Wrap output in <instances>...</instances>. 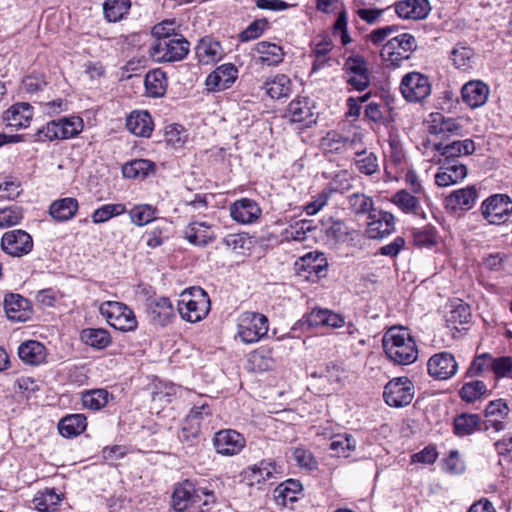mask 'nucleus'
<instances>
[{
	"mask_svg": "<svg viewBox=\"0 0 512 512\" xmlns=\"http://www.w3.org/2000/svg\"><path fill=\"white\" fill-rule=\"evenodd\" d=\"M481 214L489 224H504L512 216V200L506 194L491 195L482 202Z\"/></svg>",
	"mask_w": 512,
	"mask_h": 512,
	"instance_id": "nucleus-9",
	"label": "nucleus"
},
{
	"mask_svg": "<svg viewBox=\"0 0 512 512\" xmlns=\"http://www.w3.org/2000/svg\"><path fill=\"white\" fill-rule=\"evenodd\" d=\"M153 170V162L146 159H136L125 164L122 168V173L125 178L144 179Z\"/></svg>",
	"mask_w": 512,
	"mask_h": 512,
	"instance_id": "nucleus-49",
	"label": "nucleus"
},
{
	"mask_svg": "<svg viewBox=\"0 0 512 512\" xmlns=\"http://www.w3.org/2000/svg\"><path fill=\"white\" fill-rule=\"evenodd\" d=\"M33 115V107L29 103L19 102L11 105L3 113V121L9 127L23 129L30 125Z\"/></svg>",
	"mask_w": 512,
	"mask_h": 512,
	"instance_id": "nucleus-24",
	"label": "nucleus"
},
{
	"mask_svg": "<svg viewBox=\"0 0 512 512\" xmlns=\"http://www.w3.org/2000/svg\"><path fill=\"white\" fill-rule=\"evenodd\" d=\"M255 61L263 66H277L285 56L283 48L268 41L258 42L254 47Z\"/></svg>",
	"mask_w": 512,
	"mask_h": 512,
	"instance_id": "nucleus-27",
	"label": "nucleus"
},
{
	"mask_svg": "<svg viewBox=\"0 0 512 512\" xmlns=\"http://www.w3.org/2000/svg\"><path fill=\"white\" fill-rule=\"evenodd\" d=\"M354 164L358 171L365 175H373L379 171L378 157L366 149L355 152Z\"/></svg>",
	"mask_w": 512,
	"mask_h": 512,
	"instance_id": "nucleus-47",
	"label": "nucleus"
},
{
	"mask_svg": "<svg viewBox=\"0 0 512 512\" xmlns=\"http://www.w3.org/2000/svg\"><path fill=\"white\" fill-rule=\"evenodd\" d=\"M384 352L389 360L399 365H409L418 358V348L410 331L401 326L389 328L382 338Z\"/></svg>",
	"mask_w": 512,
	"mask_h": 512,
	"instance_id": "nucleus-1",
	"label": "nucleus"
},
{
	"mask_svg": "<svg viewBox=\"0 0 512 512\" xmlns=\"http://www.w3.org/2000/svg\"><path fill=\"white\" fill-rule=\"evenodd\" d=\"M474 55L472 48L457 45L451 51V60L456 68L467 71L473 67Z\"/></svg>",
	"mask_w": 512,
	"mask_h": 512,
	"instance_id": "nucleus-53",
	"label": "nucleus"
},
{
	"mask_svg": "<svg viewBox=\"0 0 512 512\" xmlns=\"http://www.w3.org/2000/svg\"><path fill=\"white\" fill-rule=\"evenodd\" d=\"M185 239L196 246H206L216 238L215 227L207 221L193 220L184 229Z\"/></svg>",
	"mask_w": 512,
	"mask_h": 512,
	"instance_id": "nucleus-21",
	"label": "nucleus"
},
{
	"mask_svg": "<svg viewBox=\"0 0 512 512\" xmlns=\"http://www.w3.org/2000/svg\"><path fill=\"white\" fill-rule=\"evenodd\" d=\"M189 51V43L181 35L156 40L149 53L156 62H174L182 60Z\"/></svg>",
	"mask_w": 512,
	"mask_h": 512,
	"instance_id": "nucleus-8",
	"label": "nucleus"
},
{
	"mask_svg": "<svg viewBox=\"0 0 512 512\" xmlns=\"http://www.w3.org/2000/svg\"><path fill=\"white\" fill-rule=\"evenodd\" d=\"M319 378L329 384L327 388L329 392L336 391L342 386L344 369L334 363L327 364L324 369L319 371Z\"/></svg>",
	"mask_w": 512,
	"mask_h": 512,
	"instance_id": "nucleus-50",
	"label": "nucleus"
},
{
	"mask_svg": "<svg viewBox=\"0 0 512 512\" xmlns=\"http://www.w3.org/2000/svg\"><path fill=\"white\" fill-rule=\"evenodd\" d=\"M419 196L402 189L392 196L391 202L406 214H417L420 209Z\"/></svg>",
	"mask_w": 512,
	"mask_h": 512,
	"instance_id": "nucleus-46",
	"label": "nucleus"
},
{
	"mask_svg": "<svg viewBox=\"0 0 512 512\" xmlns=\"http://www.w3.org/2000/svg\"><path fill=\"white\" fill-rule=\"evenodd\" d=\"M287 117L292 123L299 124L301 127H310L317 121L314 104L305 97L296 98L290 102Z\"/></svg>",
	"mask_w": 512,
	"mask_h": 512,
	"instance_id": "nucleus-19",
	"label": "nucleus"
},
{
	"mask_svg": "<svg viewBox=\"0 0 512 512\" xmlns=\"http://www.w3.org/2000/svg\"><path fill=\"white\" fill-rule=\"evenodd\" d=\"M417 48L415 37L409 33L399 34L383 44L380 51L382 60L394 66L410 58Z\"/></svg>",
	"mask_w": 512,
	"mask_h": 512,
	"instance_id": "nucleus-6",
	"label": "nucleus"
},
{
	"mask_svg": "<svg viewBox=\"0 0 512 512\" xmlns=\"http://www.w3.org/2000/svg\"><path fill=\"white\" fill-rule=\"evenodd\" d=\"M350 209L356 214H363L372 211L373 199L363 193H354L348 197Z\"/></svg>",
	"mask_w": 512,
	"mask_h": 512,
	"instance_id": "nucleus-62",
	"label": "nucleus"
},
{
	"mask_svg": "<svg viewBox=\"0 0 512 512\" xmlns=\"http://www.w3.org/2000/svg\"><path fill=\"white\" fill-rule=\"evenodd\" d=\"M147 314L151 322L156 325L166 326L174 318V308L166 297H158L148 301Z\"/></svg>",
	"mask_w": 512,
	"mask_h": 512,
	"instance_id": "nucleus-25",
	"label": "nucleus"
},
{
	"mask_svg": "<svg viewBox=\"0 0 512 512\" xmlns=\"http://www.w3.org/2000/svg\"><path fill=\"white\" fill-rule=\"evenodd\" d=\"M187 133L185 128L179 124H170L165 127L164 140L167 145L179 149L182 148L187 141Z\"/></svg>",
	"mask_w": 512,
	"mask_h": 512,
	"instance_id": "nucleus-58",
	"label": "nucleus"
},
{
	"mask_svg": "<svg viewBox=\"0 0 512 512\" xmlns=\"http://www.w3.org/2000/svg\"><path fill=\"white\" fill-rule=\"evenodd\" d=\"M210 311L208 294L200 287H191L180 294L178 312L187 322L196 323L203 320Z\"/></svg>",
	"mask_w": 512,
	"mask_h": 512,
	"instance_id": "nucleus-2",
	"label": "nucleus"
},
{
	"mask_svg": "<svg viewBox=\"0 0 512 512\" xmlns=\"http://www.w3.org/2000/svg\"><path fill=\"white\" fill-rule=\"evenodd\" d=\"M78 211V201L72 197L55 200L49 208L51 217L59 222L72 219Z\"/></svg>",
	"mask_w": 512,
	"mask_h": 512,
	"instance_id": "nucleus-39",
	"label": "nucleus"
},
{
	"mask_svg": "<svg viewBox=\"0 0 512 512\" xmlns=\"http://www.w3.org/2000/svg\"><path fill=\"white\" fill-rule=\"evenodd\" d=\"M23 218L22 208L11 206L0 209V228H7L20 223Z\"/></svg>",
	"mask_w": 512,
	"mask_h": 512,
	"instance_id": "nucleus-63",
	"label": "nucleus"
},
{
	"mask_svg": "<svg viewBox=\"0 0 512 512\" xmlns=\"http://www.w3.org/2000/svg\"><path fill=\"white\" fill-rule=\"evenodd\" d=\"M62 500V494L56 493L54 489H46L36 494L33 503L39 512H56L57 506Z\"/></svg>",
	"mask_w": 512,
	"mask_h": 512,
	"instance_id": "nucleus-45",
	"label": "nucleus"
},
{
	"mask_svg": "<svg viewBox=\"0 0 512 512\" xmlns=\"http://www.w3.org/2000/svg\"><path fill=\"white\" fill-rule=\"evenodd\" d=\"M87 426L86 417L83 414H70L63 417L59 424V433L67 438L80 435Z\"/></svg>",
	"mask_w": 512,
	"mask_h": 512,
	"instance_id": "nucleus-41",
	"label": "nucleus"
},
{
	"mask_svg": "<svg viewBox=\"0 0 512 512\" xmlns=\"http://www.w3.org/2000/svg\"><path fill=\"white\" fill-rule=\"evenodd\" d=\"M83 119L79 116L63 117L49 121L33 135L34 142H47L57 139H69L77 136L83 130Z\"/></svg>",
	"mask_w": 512,
	"mask_h": 512,
	"instance_id": "nucleus-3",
	"label": "nucleus"
},
{
	"mask_svg": "<svg viewBox=\"0 0 512 512\" xmlns=\"http://www.w3.org/2000/svg\"><path fill=\"white\" fill-rule=\"evenodd\" d=\"M312 55L314 63L312 72H317L322 69L330 60V52L333 47L332 41L328 36L319 35L313 42Z\"/></svg>",
	"mask_w": 512,
	"mask_h": 512,
	"instance_id": "nucleus-38",
	"label": "nucleus"
},
{
	"mask_svg": "<svg viewBox=\"0 0 512 512\" xmlns=\"http://www.w3.org/2000/svg\"><path fill=\"white\" fill-rule=\"evenodd\" d=\"M131 2H103V12L109 22L121 20L129 11Z\"/></svg>",
	"mask_w": 512,
	"mask_h": 512,
	"instance_id": "nucleus-61",
	"label": "nucleus"
},
{
	"mask_svg": "<svg viewBox=\"0 0 512 512\" xmlns=\"http://www.w3.org/2000/svg\"><path fill=\"white\" fill-rule=\"evenodd\" d=\"M127 129L136 136L149 137L153 131V122L146 111H134L126 119Z\"/></svg>",
	"mask_w": 512,
	"mask_h": 512,
	"instance_id": "nucleus-34",
	"label": "nucleus"
},
{
	"mask_svg": "<svg viewBox=\"0 0 512 512\" xmlns=\"http://www.w3.org/2000/svg\"><path fill=\"white\" fill-rule=\"evenodd\" d=\"M489 94V86L481 80H471L465 83L461 89L463 102L472 109L483 106L487 102Z\"/></svg>",
	"mask_w": 512,
	"mask_h": 512,
	"instance_id": "nucleus-23",
	"label": "nucleus"
},
{
	"mask_svg": "<svg viewBox=\"0 0 512 512\" xmlns=\"http://www.w3.org/2000/svg\"><path fill=\"white\" fill-rule=\"evenodd\" d=\"M385 173L389 179H397L405 167V153L400 141L390 138Z\"/></svg>",
	"mask_w": 512,
	"mask_h": 512,
	"instance_id": "nucleus-28",
	"label": "nucleus"
},
{
	"mask_svg": "<svg viewBox=\"0 0 512 512\" xmlns=\"http://www.w3.org/2000/svg\"><path fill=\"white\" fill-rule=\"evenodd\" d=\"M18 356L25 364L38 366L46 362L48 352L41 342L28 340L18 347Z\"/></svg>",
	"mask_w": 512,
	"mask_h": 512,
	"instance_id": "nucleus-29",
	"label": "nucleus"
},
{
	"mask_svg": "<svg viewBox=\"0 0 512 512\" xmlns=\"http://www.w3.org/2000/svg\"><path fill=\"white\" fill-rule=\"evenodd\" d=\"M510 409L504 399L490 401L484 410V430L499 432L505 429Z\"/></svg>",
	"mask_w": 512,
	"mask_h": 512,
	"instance_id": "nucleus-18",
	"label": "nucleus"
},
{
	"mask_svg": "<svg viewBox=\"0 0 512 512\" xmlns=\"http://www.w3.org/2000/svg\"><path fill=\"white\" fill-rule=\"evenodd\" d=\"M80 339L86 345L95 349H104L111 343L109 332L104 328H86L80 333Z\"/></svg>",
	"mask_w": 512,
	"mask_h": 512,
	"instance_id": "nucleus-42",
	"label": "nucleus"
},
{
	"mask_svg": "<svg viewBox=\"0 0 512 512\" xmlns=\"http://www.w3.org/2000/svg\"><path fill=\"white\" fill-rule=\"evenodd\" d=\"M430 134L449 137L462 134V125L457 119L445 117L442 113H431L427 120Z\"/></svg>",
	"mask_w": 512,
	"mask_h": 512,
	"instance_id": "nucleus-22",
	"label": "nucleus"
},
{
	"mask_svg": "<svg viewBox=\"0 0 512 512\" xmlns=\"http://www.w3.org/2000/svg\"><path fill=\"white\" fill-rule=\"evenodd\" d=\"M395 231V217L391 212L372 210L368 215L366 234L370 239H383Z\"/></svg>",
	"mask_w": 512,
	"mask_h": 512,
	"instance_id": "nucleus-14",
	"label": "nucleus"
},
{
	"mask_svg": "<svg viewBox=\"0 0 512 512\" xmlns=\"http://www.w3.org/2000/svg\"><path fill=\"white\" fill-rule=\"evenodd\" d=\"M99 312L107 323L117 330L129 332L137 328L138 322L134 312L124 303L105 301L100 304Z\"/></svg>",
	"mask_w": 512,
	"mask_h": 512,
	"instance_id": "nucleus-5",
	"label": "nucleus"
},
{
	"mask_svg": "<svg viewBox=\"0 0 512 512\" xmlns=\"http://www.w3.org/2000/svg\"><path fill=\"white\" fill-rule=\"evenodd\" d=\"M312 231V226L309 221L301 220L287 227L284 232V238L286 240H292L302 242L306 240L307 233Z\"/></svg>",
	"mask_w": 512,
	"mask_h": 512,
	"instance_id": "nucleus-60",
	"label": "nucleus"
},
{
	"mask_svg": "<svg viewBox=\"0 0 512 512\" xmlns=\"http://www.w3.org/2000/svg\"><path fill=\"white\" fill-rule=\"evenodd\" d=\"M229 213L235 222L243 225H249L256 223L260 219L262 209L255 200L250 198H241L229 206Z\"/></svg>",
	"mask_w": 512,
	"mask_h": 512,
	"instance_id": "nucleus-17",
	"label": "nucleus"
},
{
	"mask_svg": "<svg viewBox=\"0 0 512 512\" xmlns=\"http://www.w3.org/2000/svg\"><path fill=\"white\" fill-rule=\"evenodd\" d=\"M493 361L494 358L488 353L476 356L468 368L466 375L468 377L483 375L493 369Z\"/></svg>",
	"mask_w": 512,
	"mask_h": 512,
	"instance_id": "nucleus-59",
	"label": "nucleus"
},
{
	"mask_svg": "<svg viewBox=\"0 0 512 512\" xmlns=\"http://www.w3.org/2000/svg\"><path fill=\"white\" fill-rule=\"evenodd\" d=\"M269 330L268 318L257 312H244L237 319V337L245 344L263 339Z\"/></svg>",
	"mask_w": 512,
	"mask_h": 512,
	"instance_id": "nucleus-4",
	"label": "nucleus"
},
{
	"mask_svg": "<svg viewBox=\"0 0 512 512\" xmlns=\"http://www.w3.org/2000/svg\"><path fill=\"white\" fill-rule=\"evenodd\" d=\"M433 149L439 152L445 161H449L450 158L454 160V158L472 154L475 151V144L471 139H464L447 145L436 143L433 145Z\"/></svg>",
	"mask_w": 512,
	"mask_h": 512,
	"instance_id": "nucleus-31",
	"label": "nucleus"
},
{
	"mask_svg": "<svg viewBox=\"0 0 512 512\" xmlns=\"http://www.w3.org/2000/svg\"><path fill=\"white\" fill-rule=\"evenodd\" d=\"M238 77L235 65L225 63L218 66L206 78L205 85L208 91H223L232 86Z\"/></svg>",
	"mask_w": 512,
	"mask_h": 512,
	"instance_id": "nucleus-20",
	"label": "nucleus"
},
{
	"mask_svg": "<svg viewBox=\"0 0 512 512\" xmlns=\"http://www.w3.org/2000/svg\"><path fill=\"white\" fill-rule=\"evenodd\" d=\"M415 389L407 377H398L390 380L384 387L383 397L391 407H403L411 403Z\"/></svg>",
	"mask_w": 512,
	"mask_h": 512,
	"instance_id": "nucleus-12",
	"label": "nucleus"
},
{
	"mask_svg": "<svg viewBox=\"0 0 512 512\" xmlns=\"http://www.w3.org/2000/svg\"><path fill=\"white\" fill-rule=\"evenodd\" d=\"M343 75L347 84L354 90L363 91L370 85V73L363 56L352 54L343 65Z\"/></svg>",
	"mask_w": 512,
	"mask_h": 512,
	"instance_id": "nucleus-11",
	"label": "nucleus"
},
{
	"mask_svg": "<svg viewBox=\"0 0 512 512\" xmlns=\"http://www.w3.org/2000/svg\"><path fill=\"white\" fill-rule=\"evenodd\" d=\"M301 492V483L298 480L288 479L275 488L274 499L277 504L287 506L288 503L295 502Z\"/></svg>",
	"mask_w": 512,
	"mask_h": 512,
	"instance_id": "nucleus-40",
	"label": "nucleus"
},
{
	"mask_svg": "<svg viewBox=\"0 0 512 512\" xmlns=\"http://www.w3.org/2000/svg\"><path fill=\"white\" fill-rule=\"evenodd\" d=\"M487 386L483 381L475 380L465 383L459 391L463 401L472 403L487 393Z\"/></svg>",
	"mask_w": 512,
	"mask_h": 512,
	"instance_id": "nucleus-57",
	"label": "nucleus"
},
{
	"mask_svg": "<svg viewBox=\"0 0 512 512\" xmlns=\"http://www.w3.org/2000/svg\"><path fill=\"white\" fill-rule=\"evenodd\" d=\"M110 394L105 389H94L82 394V404L91 410H100L109 401Z\"/></svg>",
	"mask_w": 512,
	"mask_h": 512,
	"instance_id": "nucleus-55",
	"label": "nucleus"
},
{
	"mask_svg": "<svg viewBox=\"0 0 512 512\" xmlns=\"http://www.w3.org/2000/svg\"><path fill=\"white\" fill-rule=\"evenodd\" d=\"M275 473H277L276 464L263 460L259 464L248 467L244 471V478L250 485H254L271 479Z\"/></svg>",
	"mask_w": 512,
	"mask_h": 512,
	"instance_id": "nucleus-37",
	"label": "nucleus"
},
{
	"mask_svg": "<svg viewBox=\"0 0 512 512\" xmlns=\"http://www.w3.org/2000/svg\"><path fill=\"white\" fill-rule=\"evenodd\" d=\"M173 508L176 512H183L193 505H208L214 502L213 494L204 488H196L186 480L179 484L172 495Z\"/></svg>",
	"mask_w": 512,
	"mask_h": 512,
	"instance_id": "nucleus-7",
	"label": "nucleus"
},
{
	"mask_svg": "<svg viewBox=\"0 0 512 512\" xmlns=\"http://www.w3.org/2000/svg\"><path fill=\"white\" fill-rule=\"evenodd\" d=\"M477 199V190L474 186H467L453 191L447 198V205L452 209L469 210Z\"/></svg>",
	"mask_w": 512,
	"mask_h": 512,
	"instance_id": "nucleus-36",
	"label": "nucleus"
},
{
	"mask_svg": "<svg viewBox=\"0 0 512 512\" xmlns=\"http://www.w3.org/2000/svg\"><path fill=\"white\" fill-rule=\"evenodd\" d=\"M322 227L325 234L336 241L344 242L349 235V228L340 219H334L333 217L324 218L322 220Z\"/></svg>",
	"mask_w": 512,
	"mask_h": 512,
	"instance_id": "nucleus-51",
	"label": "nucleus"
},
{
	"mask_svg": "<svg viewBox=\"0 0 512 512\" xmlns=\"http://www.w3.org/2000/svg\"><path fill=\"white\" fill-rule=\"evenodd\" d=\"M431 90L429 78L420 72H409L402 77L400 92L410 103L422 102L431 94Z\"/></svg>",
	"mask_w": 512,
	"mask_h": 512,
	"instance_id": "nucleus-10",
	"label": "nucleus"
},
{
	"mask_svg": "<svg viewBox=\"0 0 512 512\" xmlns=\"http://www.w3.org/2000/svg\"><path fill=\"white\" fill-rule=\"evenodd\" d=\"M7 317L16 322H25L31 316L29 301L19 294H10L4 299Z\"/></svg>",
	"mask_w": 512,
	"mask_h": 512,
	"instance_id": "nucleus-30",
	"label": "nucleus"
},
{
	"mask_svg": "<svg viewBox=\"0 0 512 512\" xmlns=\"http://www.w3.org/2000/svg\"><path fill=\"white\" fill-rule=\"evenodd\" d=\"M128 214L134 225L142 227L156 219L157 208L150 204H138L133 206Z\"/></svg>",
	"mask_w": 512,
	"mask_h": 512,
	"instance_id": "nucleus-48",
	"label": "nucleus"
},
{
	"mask_svg": "<svg viewBox=\"0 0 512 512\" xmlns=\"http://www.w3.org/2000/svg\"><path fill=\"white\" fill-rule=\"evenodd\" d=\"M466 175L467 168L465 165L457 160H444L435 175V183L440 187H447L463 180Z\"/></svg>",
	"mask_w": 512,
	"mask_h": 512,
	"instance_id": "nucleus-26",
	"label": "nucleus"
},
{
	"mask_svg": "<svg viewBox=\"0 0 512 512\" xmlns=\"http://www.w3.org/2000/svg\"><path fill=\"white\" fill-rule=\"evenodd\" d=\"M429 376L437 380H447L458 371L455 357L449 352H440L431 356L427 362Z\"/></svg>",
	"mask_w": 512,
	"mask_h": 512,
	"instance_id": "nucleus-16",
	"label": "nucleus"
},
{
	"mask_svg": "<svg viewBox=\"0 0 512 512\" xmlns=\"http://www.w3.org/2000/svg\"><path fill=\"white\" fill-rule=\"evenodd\" d=\"M126 212V206L122 203L105 204L97 208L91 215L92 222L95 224L104 223L113 217L122 215Z\"/></svg>",
	"mask_w": 512,
	"mask_h": 512,
	"instance_id": "nucleus-54",
	"label": "nucleus"
},
{
	"mask_svg": "<svg viewBox=\"0 0 512 512\" xmlns=\"http://www.w3.org/2000/svg\"><path fill=\"white\" fill-rule=\"evenodd\" d=\"M347 23V13L345 11H341L333 25V36L335 38H339L343 46H346L352 42V39L347 31Z\"/></svg>",
	"mask_w": 512,
	"mask_h": 512,
	"instance_id": "nucleus-64",
	"label": "nucleus"
},
{
	"mask_svg": "<svg viewBox=\"0 0 512 512\" xmlns=\"http://www.w3.org/2000/svg\"><path fill=\"white\" fill-rule=\"evenodd\" d=\"M262 89L272 99H282L290 96L292 92L291 79L285 74H277L268 78L262 85Z\"/></svg>",
	"mask_w": 512,
	"mask_h": 512,
	"instance_id": "nucleus-32",
	"label": "nucleus"
},
{
	"mask_svg": "<svg viewBox=\"0 0 512 512\" xmlns=\"http://www.w3.org/2000/svg\"><path fill=\"white\" fill-rule=\"evenodd\" d=\"M356 448V440L349 434L335 435L330 443V449L337 455L348 457Z\"/></svg>",
	"mask_w": 512,
	"mask_h": 512,
	"instance_id": "nucleus-56",
	"label": "nucleus"
},
{
	"mask_svg": "<svg viewBox=\"0 0 512 512\" xmlns=\"http://www.w3.org/2000/svg\"><path fill=\"white\" fill-rule=\"evenodd\" d=\"M431 11L430 2H396L395 12L400 18L421 20Z\"/></svg>",
	"mask_w": 512,
	"mask_h": 512,
	"instance_id": "nucleus-35",
	"label": "nucleus"
},
{
	"mask_svg": "<svg viewBox=\"0 0 512 512\" xmlns=\"http://www.w3.org/2000/svg\"><path fill=\"white\" fill-rule=\"evenodd\" d=\"M414 246L418 248H431L437 243V231L431 225L412 230Z\"/></svg>",
	"mask_w": 512,
	"mask_h": 512,
	"instance_id": "nucleus-52",
	"label": "nucleus"
},
{
	"mask_svg": "<svg viewBox=\"0 0 512 512\" xmlns=\"http://www.w3.org/2000/svg\"><path fill=\"white\" fill-rule=\"evenodd\" d=\"M196 55L202 64H212L222 59L224 51L218 41L206 37L197 44Z\"/></svg>",
	"mask_w": 512,
	"mask_h": 512,
	"instance_id": "nucleus-33",
	"label": "nucleus"
},
{
	"mask_svg": "<svg viewBox=\"0 0 512 512\" xmlns=\"http://www.w3.org/2000/svg\"><path fill=\"white\" fill-rule=\"evenodd\" d=\"M2 250L13 257H21L31 252L33 239L29 233L21 229L7 231L1 239Z\"/></svg>",
	"mask_w": 512,
	"mask_h": 512,
	"instance_id": "nucleus-13",
	"label": "nucleus"
},
{
	"mask_svg": "<svg viewBox=\"0 0 512 512\" xmlns=\"http://www.w3.org/2000/svg\"><path fill=\"white\" fill-rule=\"evenodd\" d=\"M146 92L151 97H161L167 89L166 74L161 69H155L146 74Z\"/></svg>",
	"mask_w": 512,
	"mask_h": 512,
	"instance_id": "nucleus-44",
	"label": "nucleus"
},
{
	"mask_svg": "<svg viewBox=\"0 0 512 512\" xmlns=\"http://www.w3.org/2000/svg\"><path fill=\"white\" fill-rule=\"evenodd\" d=\"M482 420L477 414H461L454 420V432L456 435L463 437L471 435L481 430Z\"/></svg>",
	"mask_w": 512,
	"mask_h": 512,
	"instance_id": "nucleus-43",
	"label": "nucleus"
},
{
	"mask_svg": "<svg viewBox=\"0 0 512 512\" xmlns=\"http://www.w3.org/2000/svg\"><path fill=\"white\" fill-rule=\"evenodd\" d=\"M216 452L224 456L239 454L246 445L245 437L233 429L218 431L213 438Z\"/></svg>",
	"mask_w": 512,
	"mask_h": 512,
	"instance_id": "nucleus-15",
	"label": "nucleus"
}]
</instances>
